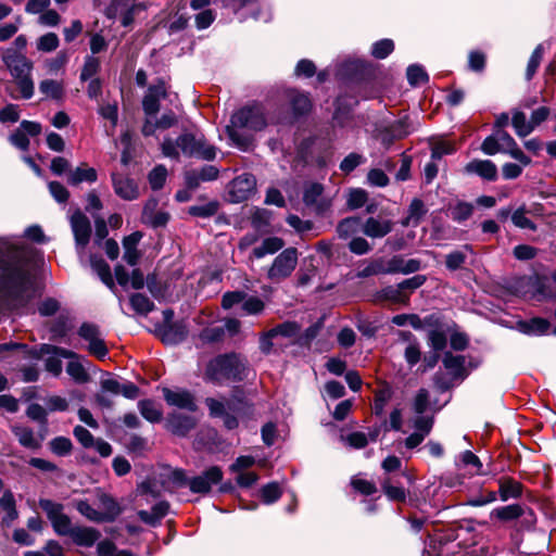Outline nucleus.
<instances>
[{
	"instance_id": "a878e982",
	"label": "nucleus",
	"mask_w": 556,
	"mask_h": 556,
	"mask_svg": "<svg viewBox=\"0 0 556 556\" xmlns=\"http://www.w3.org/2000/svg\"><path fill=\"white\" fill-rule=\"evenodd\" d=\"M100 532L94 528L75 527L70 534L76 545L91 547L100 538Z\"/></svg>"
},
{
	"instance_id": "49530a36",
	"label": "nucleus",
	"mask_w": 556,
	"mask_h": 556,
	"mask_svg": "<svg viewBox=\"0 0 556 556\" xmlns=\"http://www.w3.org/2000/svg\"><path fill=\"white\" fill-rule=\"evenodd\" d=\"M523 332L528 334L541 336L548 332L549 324L543 318H533L522 324Z\"/></svg>"
},
{
	"instance_id": "e2e57ef3",
	"label": "nucleus",
	"mask_w": 556,
	"mask_h": 556,
	"mask_svg": "<svg viewBox=\"0 0 556 556\" xmlns=\"http://www.w3.org/2000/svg\"><path fill=\"white\" fill-rule=\"evenodd\" d=\"M392 323L396 326L410 325L414 329H420L422 327L421 319L416 314H399L392 317Z\"/></svg>"
},
{
	"instance_id": "37998d69",
	"label": "nucleus",
	"mask_w": 556,
	"mask_h": 556,
	"mask_svg": "<svg viewBox=\"0 0 556 556\" xmlns=\"http://www.w3.org/2000/svg\"><path fill=\"white\" fill-rule=\"evenodd\" d=\"M426 212L424 202L419 199H414L408 207V215L404 225H417Z\"/></svg>"
},
{
	"instance_id": "338daca9",
	"label": "nucleus",
	"mask_w": 556,
	"mask_h": 556,
	"mask_svg": "<svg viewBox=\"0 0 556 556\" xmlns=\"http://www.w3.org/2000/svg\"><path fill=\"white\" fill-rule=\"evenodd\" d=\"M281 495L278 483L271 482L264 485L261 490V496L264 503L271 504L276 502Z\"/></svg>"
},
{
	"instance_id": "b1692460",
	"label": "nucleus",
	"mask_w": 556,
	"mask_h": 556,
	"mask_svg": "<svg viewBox=\"0 0 556 556\" xmlns=\"http://www.w3.org/2000/svg\"><path fill=\"white\" fill-rule=\"evenodd\" d=\"M99 510L102 522L114 521L122 513L119 504L110 495L101 493L99 495Z\"/></svg>"
},
{
	"instance_id": "c756f323",
	"label": "nucleus",
	"mask_w": 556,
	"mask_h": 556,
	"mask_svg": "<svg viewBox=\"0 0 556 556\" xmlns=\"http://www.w3.org/2000/svg\"><path fill=\"white\" fill-rule=\"evenodd\" d=\"M498 494L503 502L509 498H518L522 494V485L511 478H501L498 480Z\"/></svg>"
},
{
	"instance_id": "393cba45",
	"label": "nucleus",
	"mask_w": 556,
	"mask_h": 556,
	"mask_svg": "<svg viewBox=\"0 0 556 556\" xmlns=\"http://www.w3.org/2000/svg\"><path fill=\"white\" fill-rule=\"evenodd\" d=\"M12 432L22 446L29 450L40 448L43 438L37 437L33 429L25 426H13Z\"/></svg>"
},
{
	"instance_id": "8fccbe9b",
	"label": "nucleus",
	"mask_w": 556,
	"mask_h": 556,
	"mask_svg": "<svg viewBox=\"0 0 556 556\" xmlns=\"http://www.w3.org/2000/svg\"><path fill=\"white\" fill-rule=\"evenodd\" d=\"M59 37L54 33H47L37 40V49L41 52H52L59 47Z\"/></svg>"
},
{
	"instance_id": "423d86ee",
	"label": "nucleus",
	"mask_w": 556,
	"mask_h": 556,
	"mask_svg": "<svg viewBox=\"0 0 556 556\" xmlns=\"http://www.w3.org/2000/svg\"><path fill=\"white\" fill-rule=\"evenodd\" d=\"M39 506L47 514L55 533L70 536L74 527L70 517L63 513V505L51 500H40Z\"/></svg>"
},
{
	"instance_id": "6ab92c4d",
	"label": "nucleus",
	"mask_w": 556,
	"mask_h": 556,
	"mask_svg": "<svg viewBox=\"0 0 556 556\" xmlns=\"http://www.w3.org/2000/svg\"><path fill=\"white\" fill-rule=\"evenodd\" d=\"M195 419L180 413H172L167 416L166 428L173 434L186 437L194 427Z\"/></svg>"
},
{
	"instance_id": "bb28decb",
	"label": "nucleus",
	"mask_w": 556,
	"mask_h": 556,
	"mask_svg": "<svg viewBox=\"0 0 556 556\" xmlns=\"http://www.w3.org/2000/svg\"><path fill=\"white\" fill-rule=\"evenodd\" d=\"M142 238V233L140 231H135L130 233L129 236L125 237L123 240V248H124V260L125 262L134 266L137 264L140 254L137 250V245L140 242Z\"/></svg>"
},
{
	"instance_id": "c03bdc74",
	"label": "nucleus",
	"mask_w": 556,
	"mask_h": 556,
	"mask_svg": "<svg viewBox=\"0 0 556 556\" xmlns=\"http://www.w3.org/2000/svg\"><path fill=\"white\" fill-rule=\"evenodd\" d=\"M50 450L58 456L70 455L73 450L72 441L66 437H56L49 443Z\"/></svg>"
},
{
	"instance_id": "9d476101",
	"label": "nucleus",
	"mask_w": 556,
	"mask_h": 556,
	"mask_svg": "<svg viewBox=\"0 0 556 556\" xmlns=\"http://www.w3.org/2000/svg\"><path fill=\"white\" fill-rule=\"evenodd\" d=\"M71 227L74 233L77 253L80 258L84 256L85 249L90 240L91 225L88 217L77 210L71 216Z\"/></svg>"
},
{
	"instance_id": "ea45409f",
	"label": "nucleus",
	"mask_w": 556,
	"mask_h": 556,
	"mask_svg": "<svg viewBox=\"0 0 556 556\" xmlns=\"http://www.w3.org/2000/svg\"><path fill=\"white\" fill-rule=\"evenodd\" d=\"M290 101L292 110L296 115L305 114L311 110V100L305 93L292 91L290 93Z\"/></svg>"
},
{
	"instance_id": "e433bc0d",
	"label": "nucleus",
	"mask_w": 556,
	"mask_h": 556,
	"mask_svg": "<svg viewBox=\"0 0 556 556\" xmlns=\"http://www.w3.org/2000/svg\"><path fill=\"white\" fill-rule=\"evenodd\" d=\"M522 515V506L519 504H511L503 507H497L492 510L491 517H495L502 521H511Z\"/></svg>"
},
{
	"instance_id": "473e14b6",
	"label": "nucleus",
	"mask_w": 556,
	"mask_h": 556,
	"mask_svg": "<svg viewBox=\"0 0 556 556\" xmlns=\"http://www.w3.org/2000/svg\"><path fill=\"white\" fill-rule=\"evenodd\" d=\"M379 435V429L374 428L369 430L368 435L364 432H352L343 440L354 448H363L368 444V441H376Z\"/></svg>"
},
{
	"instance_id": "20e7f679",
	"label": "nucleus",
	"mask_w": 556,
	"mask_h": 556,
	"mask_svg": "<svg viewBox=\"0 0 556 556\" xmlns=\"http://www.w3.org/2000/svg\"><path fill=\"white\" fill-rule=\"evenodd\" d=\"M249 372L247 359L239 354L230 353L211 359L206 366L205 378L217 383L240 382L248 378Z\"/></svg>"
},
{
	"instance_id": "0e129e2a",
	"label": "nucleus",
	"mask_w": 556,
	"mask_h": 556,
	"mask_svg": "<svg viewBox=\"0 0 556 556\" xmlns=\"http://www.w3.org/2000/svg\"><path fill=\"white\" fill-rule=\"evenodd\" d=\"M99 556H130L128 552L117 551L115 544L109 540H103L97 546Z\"/></svg>"
},
{
	"instance_id": "f03ea898",
	"label": "nucleus",
	"mask_w": 556,
	"mask_h": 556,
	"mask_svg": "<svg viewBox=\"0 0 556 556\" xmlns=\"http://www.w3.org/2000/svg\"><path fill=\"white\" fill-rule=\"evenodd\" d=\"M267 125L260 106H245L237 111L226 127L232 143L241 150H248L252 143L253 132L263 130Z\"/></svg>"
},
{
	"instance_id": "4be33fe9",
	"label": "nucleus",
	"mask_w": 556,
	"mask_h": 556,
	"mask_svg": "<svg viewBox=\"0 0 556 556\" xmlns=\"http://www.w3.org/2000/svg\"><path fill=\"white\" fill-rule=\"evenodd\" d=\"M468 174H476L483 179L493 181L497 177L496 165L490 160H472L465 166Z\"/></svg>"
},
{
	"instance_id": "4468645a",
	"label": "nucleus",
	"mask_w": 556,
	"mask_h": 556,
	"mask_svg": "<svg viewBox=\"0 0 556 556\" xmlns=\"http://www.w3.org/2000/svg\"><path fill=\"white\" fill-rule=\"evenodd\" d=\"M412 426L415 431L404 441L405 447L409 450H413L421 444L426 437L431 432L433 427V417L417 416L412 419Z\"/></svg>"
},
{
	"instance_id": "a18cd8bd",
	"label": "nucleus",
	"mask_w": 556,
	"mask_h": 556,
	"mask_svg": "<svg viewBox=\"0 0 556 556\" xmlns=\"http://www.w3.org/2000/svg\"><path fill=\"white\" fill-rule=\"evenodd\" d=\"M167 169L164 165L155 166L148 175V180L153 190H160L165 185Z\"/></svg>"
},
{
	"instance_id": "5fc2aeb1",
	"label": "nucleus",
	"mask_w": 556,
	"mask_h": 556,
	"mask_svg": "<svg viewBox=\"0 0 556 556\" xmlns=\"http://www.w3.org/2000/svg\"><path fill=\"white\" fill-rule=\"evenodd\" d=\"M513 224L521 229L535 230V224L526 216V208L521 206L511 214Z\"/></svg>"
},
{
	"instance_id": "39448f33",
	"label": "nucleus",
	"mask_w": 556,
	"mask_h": 556,
	"mask_svg": "<svg viewBox=\"0 0 556 556\" xmlns=\"http://www.w3.org/2000/svg\"><path fill=\"white\" fill-rule=\"evenodd\" d=\"M205 405L210 416L222 418L224 426L229 430L239 426V417L251 416L253 413L252 404L238 393L232 394L228 400L206 397Z\"/></svg>"
},
{
	"instance_id": "052dcab7",
	"label": "nucleus",
	"mask_w": 556,
	"mask_h": 556,
	"mask_svg": "<svg viewBox=\"0 0 556 556\" xmlns=\"http://www.w3.org/2000/svg\"><path fill=\"white\" fill-rule=\"evenodd\" d=\"M394 49V43L391 39H382L372 45L371 53L376 59L387 58Z\"/></svg>"
},
{
	"instance_id": "5701e85b",
	"label": "nucleus",
	"mask_w": 556,
	"mask_h": 556,
	"mask_svg": "<svg viewBox=\"0 0 556 556\" xmlns=\"http://www.w3.org/2000/svg\"><path fill=\"white\" fill-rule=\"evenodd\" d=\"M187 326L182 323L164 324L160 329L162 341L166 344H178L187 337Z\"/></svg>"
},
{
	"instance_id": "603ef678",
	"label": "nucleus",
	"mask_w": 556,
	"mask_h": 556,
	"mask_svg": "<svg viewBox=\"0 0 556 556\" xmlns=\"http://www.w3.org/2000/svg\"><path fill=\"white\" fill-rule=\"evenodd\" d=\"M367 202V192L363 189L350 190L346 199V204L350 210H357L364 206Z\"/></svg>"
},
{
	"instance_id": "f704fd0d",
	"label": "nucleus",
	"mask_w": 556,
	"mask_h": 556,
	"mask_svg": "<svg viewBox=\"0 0 556 556\" xmlns=\"http://www.w3.org/2000/svg\"><path fill=\"white\" fill-rule=\"evenodd\" d=\"M511 124L516 135L520 138H525L533 131L531 122L527 121L526 114L519 110L513 112Z\"/></svg>"
},
{
	"instance_id": "680f3d73",
	"label": "nucleus",
	"mask_w": 556,
	"mask_h": 556,
	"mask_svg": "<svg viewBox=\"0 0 556 556\" xmlns=\"http://www.w3.org/2000/svg\"><path fill=\"white\" fill-rule=\"evenodd\" d=\"M351 485L355 491L359 492L363 495H371L377 492L375 483L365 480L358 476L352 478Z\"/></svg>"
},
{
	"instance_id": "cd10ccee",
	"label": "nucleus",
	"mask_w": 556,
	"mask_h": 556,
	"mask_svg": "<svg viewBox=\"0 0 556 556\" xmlns=\"http://www.w3.org/2000/svg\"><path fill=\"white\" fill-rule=\"evenodd\" d=\"M67 359L66 372L71 378L77 383L87 382L89 380V375L86 370L85 364H88V361L77 353L76 357Z\"/></svg>"
},
{
	"instance_id": "dca6fc26",
	"label": "nucleus",
	"mask_w": 556,
	"mask_h": 556,
	"mask_svg": "<svg viewBox=\"0 0 556 556\" xmlns=\"http://www.w3.org/2000/svg\"><path fill=\"white\" fill-rule=\"evenodd\" d=\"M112 185L114 192L123 200L132 201L139 197V187L130 177L113 173Z\"/></svg>"
},
{
	"instance_id": "2eb2a0df",
	"label": "nucleus",
	"mask_w": 556,
	"mask_h": 556,
	"mask_svg": "<svg viewBox=\"0 0 556 556\" xmlns=\"http://www.w3.org/2000/svg\"><path fill=\"white\" fill-rule=\"evenodd\" d=\"M494 134L500 142L501 153L510 155L523 166H528L531 163V159L521 151L515 139L507 131L496 129Z\"/></svg>"
},
{
	"instance_id": "3c124183",
	"label": "nucleus",
	"mask_w": 556,
	"mask_h": 556,
	"mask_svg": "<svg viewBox=\"0 0 556 556\" xmlns=\"http://www.w3.org/2000/svg\"><path fill=\"white\" fill-rule=\"evenodd\" d=\"M76 508L88 520L98 522V523L102 522V518H101L99 508H94L87 501H78L76 504Z\"/></svg>"
},
{
	"instance_id": "4d7b16f0",
	"label": "nucleus",
	"mask_w": 556,
	"mask_h": 556,
	"mask_svg": "<svg viewBox=\"0 0 556 556\" xmlns=\"http://www.w3.org/2000/svg\"><path fill=\"white\" fill-rule=\"evenodd\" d=\"M465 364L464 356L453 355L452 353H445L443 357L444 367L450 370L453 375H458Z\"/></svg>"
},
{
	"instance_id": "f8f14e48",
	"label": "nucleus",
	"mask_w": 556,
	"mask_h": 556,
	"mask_svg": "<svg viewBox=\"0 0 556 556\" xmlns=\"http://www.w3.org/2000/svg\"><path fill=\"white\" fill-rule=\"evenodd\" d=\"M256 186L255 177L244 173L237 176L229 185V195L232 202L247 200L253 193Z\"/></svg>"
},
{
	"instance_id": "aec40b11",
	"label": "nucleus",
	"mask_w": 556,
	"mask_h": 556,
	"mask_svg": "<svg viewBox=\"0 0 556 556\" xmlns=\"http://www.w3.org/2000/svg\"><path fill=\"white\" fill-rule=\"evenodd\" d=\"M3 61L14 78L31 73L33 63L23 54L10 53L3 58Z\"/></svg>"
},
{
	"instance_id": "de8ad7c7",
	"label": "nucleus",
	"mask_w": 556,
	"mask_h": 556,
	"mask_svg": "<svg viewBox=\"0 0 556 556\" xmlns=\"http://www.w3.org/2000/svg\"><path fill=\"white\" fill-rule=\"evenodd\" d=\"M407 80L410 86L416 87L428 81V74L426 71L417 64L408 66L406 72Z\"/></svg>"
},
{
	"instance_id": "72a5a7b5",
	"label": "nucleus",
	"mask_w": 556,
	"mask_h": 556,
	"mask_svg": "<svg viewBox=\"0 0 556 556\" xmlns=\"http://www.w3.org/2000/svg\"><path fill=\"white\" fill-rule=\"evenodd\" d=\"M323 186L320 184H309L305 187L303 193V201L307 206H315L318 212L324 210V205L319 203L323 194Z\"/></svg>"
},
{
	"instance_id": "a19ab883",
	"label": "nucleus",
	"mask_w": 556,
	"mask_h": 556,
	"mask_svg": "<svg viewBox=\"0 0 556 556\" xmlns=\"http://www.w3.org/2000/svg\"><path fill=\"white\" fill-rule=\"evenodd\" d=\"M39 90L47 98L60 100L63 97V86L54 79H45L39 84Z\"/></svg>"
},
{
	"instance_id": "79ce46f5",
	"label": "nucleus",
	"mask_w": 556,
	"mask_h": 556,
	"mask_svg": "<svg viewBox=\"0 0 556 556\" xmlns=\"http://www.w3.org/2000/svg\"><path fill=\"white\" fill-rule=\"evenodd\" d=\"M130 305L136 313L141 315H147L154 308L153 302L141 293H135L130 296Z\"/></svg>"
},
{
	"instance_id": "69168bd1",
	"label": "nucleus",
	"mask_w": 556,
	"mask_h": 556,
	"mask_svg": "<svg viewBox=\"0 0 556 556\" xmlns=\"http://www.w3.org/2000/svg\"><path fill=\"white\" fill-rule=\"evenodd\" d=\"M429 405V392L426 389L418 390L417 394L413 400V410L418 416H424L422 414L426 412Z\"/></svg>"
},
{
	"instance_id": "c85d7f7f",
	"label": "nucleus",
	"mask_w": 556,
	"mask_h": 556,
	"mask_svg": "<svg viewBox=\"0 0 556 556\" xmlns=\"http://www.w3.org/2000/svg\"><path fill=\"white\" fill-rule=\"evenodd\" d=\"M98 174L93 167L81 165L73 170H70L67 175V182L72 186H77L81 182L92 184L97 180Z\"/></svg>"
},
{
	"instance_id": "1a4fd4ad",
	"label": "nucleus",
	"mask_w": 556,
	"mask_h": 556,
	"mask_svg": "<svg viewBox=\"0 0 556 556\" xmlns=\"http://www.w3.org/2000/svg\"><path fill=\"white\" fill-rule=\"evenodd\" d=\"M298 263V251L294 248L283 250L273 262L268 269L271 280H281L291 275Z\"/></svg>"
},
{
	"instance_id": "2f4dec72",
	"label": "nucleus",
	"mask_w": 556,
	"mask_h": 556,
	"mask_svg": "<svg viewBox=\"0 0 556 556\" xmlns=\"http://www.w3.org/2000/svg\"><path fill=\"white\" fill-rule=\"evenodd\" d=\"M363 223L358 217H348L341 220L337 226V233L341 239H348L362 231Z\"/></svg>"
},
{
	"instance_id": "4c0bfd02",
	"label": "nucleus",
	"mask_w": 556,
	"mask_h": 556,
	"mask_svg": "<svg viewBox=\"0 0 556 556\" xmlns=\"http://www.w3.org/2000/svg\"><path fill=\"white\" fill-rule=\"evenodd\" d=\"M283 247V241L277 237L265 239L262 244L253 250L256 258H262L267 254H274Z\"/></svg>"
},
{
	"instance_id": "864d4df0",
	"label": "nucleus",
	"mask_w": 556,
	"mask_h": 556,
	"mask_svg": "<svg viewBox=\"0 0 556 556\" xmlns=\"http://www.w3.org/2000/svg\"><path fill=\"white\" fill-rule=\"evenodd\" d=\"M100 68V61L93 55H87L80 73L81 80H88L93 77Z\"/></svg>"
},
{
	"instance_id": "9b49d317",
	"label": "nucleus",
	"mask_w": 556,
	"mask_h": 556,
	"mask_svg": "<svg viewBox=\"0 0 556 556\" xmlns=\"http://www.w3.org/2000/svg\"><path fill=\"white\" fill-rule=\"evenodd\" d=\"M164 400L169 406L185 409L188 412H195L197 404L193 394L185 389L180 388H163L162 389Z\"/></svg>"
},
{
	"instance_id": "13d9d810",
	"label": "nucleus",
	"mask_w": 556,
	"mask_h": 556,
	"mask_svg": "<svg viewBox=\"0 0 556 556\" xmlns=\"http://www.w3.org/2000/svg\"><path fill=\"white\" fill-rule=\"evenodd\" d=\"M543 58V47L539 45L532 52L530 60L527 65L526 78L527 80L532 79Z\"/></svg>"
},
{
	"instance_id": "412c9836",
	"label": "nucleus",
	"mask_w": 556,
	"mask_h": 556,
	"mask_svg": "<svg viewBox=\"0 0 556 556\" xmlns=\"http://www.w3.org/2000/svg\"><path fill=\"white\" fill-rule=\"evenodd\" d=\"M477 548L462 547L458 543L447 542L431 546L428 556H475Z\"/></svg>"
},
{
	"instance_id": "58836bf2",
	"label": "nucleus",
	"mask_w": 556,
	"mask_h": 556,
	"mask_svg": "<svg viewBox=\"0 0 556 556\" xmlns=\"http://www.w3.org/2000/svg\"><path fill=\"white\" fill-rule=\"evenodd\" d=\"M138 408L143 418L151 422H157L162 418V412L151 400H142L138 403Z\"/></svg>"
},
{
	"instance_id": "ddd939ff",
	"label": "nucleus",
	"mask_w": 556,
	"mask_h": 556,
	"mask_svg": "<svg viewBox=\"0 0 556 556\" xmlns=\"http://www.w3.org/2000/svg\"><path fill=\"white\" fill-rule=\"evenodd\" d=\"M223 479V471L217 466H212L202 475L193 477L189 481V489L193 493H207L212 485L219 483Z\"/></svg>"
},
{
	"instance_id": "6e6552de",
	"label": "nucleus",
	"mask_w": 556,
	"mask_h": 556,
	"mask_svg": "<svg viewBox=\"0 0 556 556\" xmlns=\"http://www.w3.org/2000/svg\"><path fill=\"white\" fill-rule=\"evenodd\" d=\"M78 336L88 343L87 350L91 355L99 359L108 355V348L97 325L84 323L78 329Z\"/></svg>"
},
{
	"instance_id": "6e6d98bb",
	"label": "nucleus",
	"mask_w": 556,
	"mask_h": 556,
	"mask_svg": "<svg viewBox=\"0 0 556 556\" xmlns=\"http://www.w3.org/2000/svg\"><path fill=\"white\" fill-rule=\"evenodd\" d=\"M473 206L467 202H458L451 207V216L456 222H464L472 214Z\"/></svg>"
},
{
	"instance_id": "7c9ffc66",
	"label": "nucleus",
	"mask_w": 556,
	"mask_h": 556,
	"mask_svg": "<svg viewBox=\"0 0 556 556\" xmlns=\"http://www.w3.org/2000/svg\"><path fill=\"white\" fill-rule=\"evenodd\" d=\"M169 504L165 501L156 503L151 511L148 510H139L138 516L141 521L155 526L157 525L163 517H165L168 513Z\"/></svg>"
},
{
	"instance_id": "c9c22d12",
	"label": "nucleus",
	"mask_w": 556,
	"mask_h": 556,
	"mask_svg": "<svg viewBox=\"0 0 556 556\" xmlns=\"http://www.w3.org/2000/svg\"><path fill=\"white\" fill-rule=\"evenodd\" d=\"M90 266L100 277L101 281L106 285L109 288L114 287V281L111 274L110 266L102 258H98L96 256H90Z\"/></svg>"
},
{
	"instance_id": "bf43d9fd",
	"label": "nucleus",
	"mask_w": 556,
	"mask_h": 556,
	"mask_svg": "<svg viewBox=\"0 0 556 556\" xmlns=\"http://www.w3.org/2000/svg\"><path fill=\"white\" fill-rule=\"evenodd\" d=\"M224 336L225 329L222 326H212L201 331L200 339L206 343H214L220 341Z\"/></svg>"
},
{
	"instance_id": "0eeeda50",
	"label": "nucleus",
	"mask_w": 556,
	"mask_h": 556,
	"mask_svg": "<svg viewBox=\"0 0 556 556\" xmlns=\"http://www.w3.org/2000/svg\"><path fill=\"white\" fill-rule=\"evenodd\" d=\"M40 355L46 356V370L54 377H59L63 369L62 358H74L76 357V352L52 344H42L40 346Z\"/></svg>"
},
{
	"instance_id": "a211bd4d",
	"label": "nucleus",
	"mask_w": 556,
	"mask_h": 556,
	"mask_svg": "<svg viewBox=\"0 0 556 556\" xmlns=\"http://www.w3.org/2000/svg\"><path fill=\"white\" fill-rule=\"evenodd\" d=\"M166 97L164 81H159L148 88L142 100V108L147 115H155L160 110V101Z\"/></svg>"
},
{
	"instance_id": "774afa93",
	"label": "nucleus",
	"mask_w": 556,
	"mask_h": 556,
	"mask_svg": "<svg viewBox=\"0 0 556 556\" xmlns=\"http://www.w3.org/2000/svg\"><path fill=\"white\" fill-rule=\"evenodd\" d=\"M242 302V309L248 315H257L262 313L265 307L264 302L257 296H249L248 299L244 298Z\"/></svg>"
},
{
	"instance_id": "7ed1b4c3",
	"label": "nucleus",
	"mask_w": 556,
	"mask_h": 556,
	"mask_svg": "<svg viewBox=\"0 0 556 556\" xmlns=\"http://www.w3.org/2000/svg\"><path fill=\"white\" fill-rule=\"evenodd\" d=\"M162 153L169 159L178 160L180 154L188 157H197L212 161L216 157V148L208 144L202 135L184 132L175 140L165 138L161 144Z\"/></svg>"
},
{
	"instance_id": "09e8293b",
	"label": "nucleus",
	"mask_w": 556,
	"mask_h": 556,
	"mask_svg": "<svg viewBox=\"0 0 556 556\" xmlns=\"http://www.w3.org/2000/svg\"><path fill=\"white\" fill-rule=\"evenodd\" d=\"M135 0H113L106 9V16L117 18L122 13L135 7Z\"/></svg>"
},
{
	"instance_id": "f3484780",
	"label": "nucleus",
	"mask_w": 556,
	"mask_h": 556,
	"mask_svg": "<svg viewBox=\"0 0 556 556\" xmlns=\"http://www.w3.org/2000/svg\"><path fill=\"white\" fill-rule=\"evenodd\" d=\"M393 226V222L389 218L371 216L363 223L362 232L371 239H380L389 235Z\"/></svg>"
},
{
	"instance_id": "f257e3e1",
	"label": "nucleus",
	"mask_w": 556,
	"mask_h": 556,
	"mask_svg": "<svg viewBox=\"0 0 556 556\" xmlns=\"http://www.w3.org/2000/svg\"><path fill=\"white\" fill-rule=\"evenodd\" d=\"M36 295L33 251L17 240L0 239V298L12 308Z\"/></svg>"
}]
</instances>
